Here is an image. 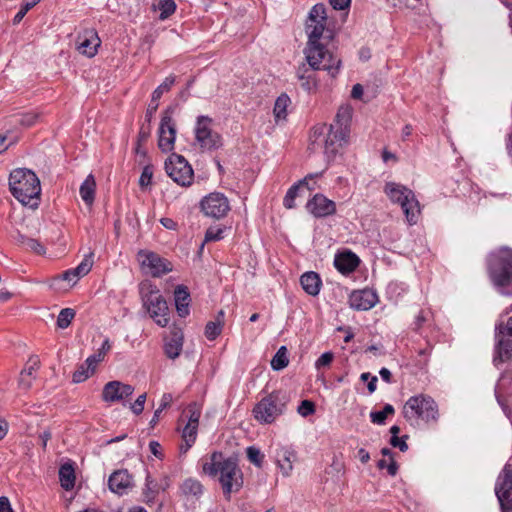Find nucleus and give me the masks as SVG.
I'll use <instances>...</instances> for the list:
<instances>
[{
	"mask_svg": "<svg viewBox=\"0 0 512 512\" xmlns=\"http://www.w3.org/2000/svg\"><path fill=\"white\" fill-rule=\"evenodd\" d=\"M203 471L213 477L219 475L223 492L227 496L242 487V473L237 467L236 460L224 458L221 453L214 452L209 460L203 463Z\"/></svg>",
	"mask_w": 512,
	"mask_h": 512,
	"instance_id": "obj_1",
	"label": "nucleus"
},
{
	"mask_svg": "<svg viewBox=\"0 0 512 512\" xmlns=\"http://www.w3.org/2000/svg\"><path fill=\"white\" fill-rule=\"evenodd\" d=\"M9 190L23 205L35 209L39 205L41 185L38 176L30 169H14L9 176Z\"/></svg>",
	"mask_w": 512,
	"mask_h": 512,
	"instance_id": "obj_2",
	"label": "nucleus"
},
{
	"mask_svg": "<svg viewBox=\"0 0 512 512\" xmlns=\"http://www.w3.org/2000/svg\"><path fill=\"white\" fill-rule=\"evenodd\" d=\"M304 55L311 69L327 71L333 78L339 73L341 59L326 49L321 40L307 41Z\"/></svg>",
	"mask_w": 512,
	"mask_h": 512,
	"instance_id": "obj_3",
	"label": "nucleus"
},
{
	"mask_svg": "<svg viewBox=\"0 0 512 512\" xmlns=\"http://www.w3.org/2000/svg\"><path fill=\"white\" fill-rule=\"evenodd\" d=\"M384 192L392 202L400 204L410 225L417 223L421 212L420 204L411 189L395 182H388L385 185Z\"/></svg>",
	"mask_w": 512,
	"mask_h": 512,
	"instance_id": "obj_4",
	"label": "nucleus"
},
{
	"mask_svg": "<svg viewBox=\"0 0 512 512\" xmlns=\"http://www.w3.org/2000/svg\"><path fill=\"white\" fill-rule=\"evenodd\" d=\"M211 117L200 115L194 125V146L202 152H212L223 146V137L214 128Z\"/></svg>",
	"mask_w": 512,
	"mask_h": 512,
	"instance_id": "obj_5",
	"label": "nucleus"
},
{
	"mask_svg": "<svg viewBox=\"0 0 512 512\" xmlns=\"http://www.w3.org/2000/svg\"><path fill=\"white\" fill-rule=\"evenodd\" d=\"M140 294L143 306L155 323L161 327L167 326L169 323V308L156 286L143 283L140 287Z\"/></svg>",
	"mask_w": 512,
	"mask_h": 512,
	"instance_id": "obj_6",
	"label": "nucleus"
},
{
	"mask_svg": "<svg viewBox=\"0 0 512 512\" xmlns=\"http://www.w3.org/2000/svg\"><path fill=\"white\" fill-rule=\"evenodd\" d=\"M403 416L407 420L421 419L426 423H436L439 418L437 403L428 395L410 397L403 406Z\"/></svg>",
	"mask_w": 512,
	"mask_h": 512,
	"instance_id": "obj_7",
	"label": "nucleus"
},
{
	"mask_svg": "<svg viewBox=\"0 0 512 512\" xmlns=\"http://www.w3.org/2000/svg\"><path fill=\"white\" fill-rule=\"evenodd\" d=\"M287 397L280 392H275L263 398L254 407V416L261 423L270 424L284 413Z\"/></svg>",
	"mask_w": 512,
	"mask_h": 512,
	"instance_id": "obj_8",
	"label": "nucleus"
},
{
	"mask_svg": "<svg viewBox=\"0 0 512 512\" xmlns=\"http://www.w3.org/2000/svg\"><path fill=\"white\" fill-rule=\"evenodd\" d=\"M490 273L496 285L506 286L512 281V250L501 249L490 263Z\"/></svg>",
	"mask_w": 512,
	"mask_h": 512,
	"instance_id": "obj_9",
	"label": "nucleus"
},
{
	"mask_svg": "<svg viewBox=\"0 0 512 512\" xmlns=\"http://www.w3.org/2000/svg\"><path fill=\"white\" fill-rule=\"evenodd\" d=\"M168 176L181 186H189L193 179V170L188 161L181 155L171 154L165 162Z\"/></svg>",
	"mask_w": 512,
	"mask_h": 512,
	"instance_id": "obj_10",
	"label": "nucleus"
},
{
	"mask_svg": "<svg viewBox=\"0 0 512 512\" xmlns=\"http://www.w3.org/2000/svg\"><path fill=\"white\" fill-rule=\"evenodd\" d=\"M327 23V13L324 4H315L307 17L305 24V32L308 41L321 40Z\"/></svg>",
	"mask_w": 512,
	"mask_h": 512,
	"instance_id": "obj_11",
	"label": "nucleus"
},
{
	"mask_svg": "<svg viewBox=\"0 0 512 512\" xmlns=\"http://www.w3.org/2000/svg\"><path fill=\"white\" fill-rule=\"evenodd\" d=\"M172 112V109L168 108L162 113L158 129V147L163 152H169L174 148L176 123L172 118Z\"/></svg>",
	"mask_w": 512,
	"mask_h": 512,
	"instance_id": "obj_12",
	"label": "nucleus"
},
{
	"mask_svg": "<svg viewBox=\"0 0 512 512\" xmlns=\"http://www.w3.org/2000/svg\"><path fill=\"white\" fill-rule=\"evenodd\" d=\"M201 209L206 216L219 219L227 214L230 205L222 193H211L201 201Z\"/></svg>",
	"mask_w": 512,
	"mask_h": 512,
	"instance_id": "obj_13",
	"label": "nucleus"
},
{
	"mask_svg": "<svg viewBox=\"0 0 512 512\" xmlns=\"http://www.w3.org/2000/svg\"><path fill=\"white\" fill-rule=\"evenodd\" d=\"M142 268L153 277H160L172 270L171 263L153 252H139Z\"/></svg>",
	"mask_w": 512,
	"mask_h": 512,
	"instance_id": "obj_14",
	"label": "nucleus"
},
{
	"mask_svg": "<svg viewBox=\"0 0 512 512\" xmlns=\"http://www.w3.org/2000/svg\"><path fill=\"white\" fill-rule=\"evenodd\" d=\"M495 492L502 509H512V468L506 466L499 475Z\"/></svg>",
	"mask_w": 512,
	"mask_h": 512,
	"instance_id": "obj_15",
	"label": "nucleus"
},
{
	"mask_svg": "<svg viewBox=\"0 0 512 512\" xmlns=\"http://www.w3.org/2000/svg\"><path fill=\"white\" fill-rule=\"evenodd\" d=\"M496 329L497 357L494 360L496 361L499 358L500 361H504L509 358L512 351V316L508 319L506 325L499 324Z\"/></svg>",
	"mask_w": 512,
	"mask_h": 512,
	"instance_id": "obj_16",
	"label": "nucleus"
},
{
	"mask_svg": "<svg viewBox=\"0 0 512 512\" xmlns=\"http://www.w3.org/2000/svg\"><path fill=\"white\" fill-rule=\"evenodd\" d=\"M134 388L129 384H124L120 381H110L106 383L102 391V399L105 402H119L131 396Z\"/></svg>",
	"mask_w": 512,
	"mask_h": 512,
	"instance_id": "obj_17",
	"label": "nucleus"
},
{
	"mask_svg": "<svg viewBox=\"0 0 512 512\" xmlns=\"http://www.w3.org/2000/svg\"><path fill=\"white\" fill-rule=\"evenodd\" d=\"M349 133L329 126L325 138L324 152L328 158H333L339 152V149L347 143Z\"/></svg>",
	"mask_w": 512,
	"mask_h": 512,
	"instance_id": "obj_18",
	"label": "nucleus"
},
{
	"mask_svg": "<svg viewBox=\"0 0 512 512\" xmlns=\"http://www.w3.org/2000/svg\"><path fill=\"white\" fill-rule=\"evenodd\" d=\"M378 302L377 294L371 289L353 291L349 297V304L355 310H369Z\"/></svg>",
	"mask_w": 512,
	"mask_h": 512,
	"instance_id": "obj_19",
	"label": "nucleus"
},
{
	"mask_svg": "<svg viewBox=\"0 0 512 512\" xmlns=\"http://www.w3.org/2000/svg\"><path fill=\"white\" fill-rule=\"evenodd\" d=\"M308 211L315 217H326L336 211V205L322 194H316L306 205Z\"/></svg>",
	"mask_w": 512,
	"mask_h": 512,
	"instance_id": "obj_20",
	"label": "nucleus"
},
{
	"mask_svg": "<svg viewBox=\"0 0 512 512\" xmlns=\"http://www.w3.org/2000/svg\"><path fill=\"white\" fill-rule=\"evenodd\" d=\"M183 332L181 328L173 326L168 336L164 338V352L170 359L179 357L183 347Z\"/></svg>",
	"mask_w": 512,
	"mask_h": 512,
	"instance_id": "obj_21",
	"label": "nucleus"
},
{
	"mask_svg": "<svg viewBox=\"0 0 512 512\" xmlns=\"http://www.w3.org/2000/svg\"><path fill=\"white\" fill-rule=\"evenodd\" d=\"M100 43L97 33L94 30H88L83 36L78 37L77 49L81 54L93 57L97 53Z\"/></svg>",
	"mask_w": 512,
	"mask_h": 512,
	"instance_id": "obj_22",
	"label": "nucleus"
},
{
	"mask_svg": "<svg viewBox=\"0 0 512 512\" xmlns=\"http://www.w3.org/2000/svg\"><path fill=\"white\" fill-rule=\"evenodd\" d=\"M322 174H323V172L308 174L306 177H304L298 183L291 186L288 189V191L284 197V200H283L284 206L288 209L294 208L295 207V198L298 195V191H299L300 187L306 186L309 191L314 190L315 187H314V185H310L309 180L319 178L322 176Z\"/></svg>",
	"mask_w": 512,
	"mask_h": 512,
	"instance_id": "obj_23",
	"label": "nucleus"
},
{
	"mask_svg": "<svg viewBox=\"0 0 512 512\" xmlns=\"http://www.w3.org/2000/svg\"><path fill=\"white\" fill-rule=\"evenodd\" d=\"M132 484V477L127 470H118L111 474L108 480L112 492L123 495Z\"/></svg>",
	"mask_w": 512,
	"mask_h": 512,
	"instance_id": "obj_24",
	"label": "nucleus"
},
{
	"mask_svg": "<svg viewBox=\"0 0 512 512\" xmlns=\"http://www.w3.org/2000/svg\"><path fill=\"white\" fill-rule=\"evenodd\" d=\"M359 257L351 251L338 253L334 259L336 269L342 274L353 272L359 265Z\"/></svg>",
	"mask_w": 512,
	"mask_h": 512,
	"instance_id": "obj_25",
	"label": "nucleus"
},
{
	"mask_svg": "<svg viewBox=\"0 0 512 512\" xmlns=\"http://www.w3.org/2000/svg\"><path fill=\"white\" fill-rule=\"evenodd\" d=\"M175 83V77L174 76H168L164 82L159 85L152 93V99L147 107L145 118L148 122L151 121L152 116L158 109V102L157 99H160L164 92H167L170 90L172 85Z\"/></svg>",
	"mask_w": 512,
	"mask_h": 512,
	"instance_id": "obj_26",
	"label": "nucleus"
},
{
	"mask_svg": "<svg viewBox=\"0 0 512 512\" xmlns=\"http://www.w3.org/2000/svg\"><path fill=\"white\" fill-rule=\"evenodd\" d=\"M40 366V360L37 356H31L26 363L25 368L20 373L19 387L27 390L31 387L32 381L35 379V372Z\"/></svg>",
	"mask_w": 512,
	"mask_h": 512,
	"instance_id": "obj_27",
	"label": "nucleus"
},
{
	"mask_svg": "<svg viewBox=\"0 0 512 512\" xmlns=\"http://www.w3.org/2000/svg\"><path fill=\"white\" fill-rule=\"evenodd\" d=\"M314 71L315 70L303 64L298 67L296 72L297 78L301 82V87L308 93L314 92L318 88V79Z\"/></svg>",
	"mask_w": 512,
	"mask_h": 512,
	"instance_id": "obj_28",
	"label": "nucleus"
},
{
	"mask_svg": "<svg viewBox=\"0 0 512 512\" xmlns=\"http://www.w3.org/2000/svg\"><path fill=\"white\" fill-rule=\"evenodd\" d=\"M176 311L180 317H186L189 314L190 294L184 285H178L174 291Z\"/></svg>",
	"mask_w": 512,
	"mask_h": 512,
	"instance_id": "obj_29",
	"label": "nucleus"
},
{
	"mask_svg": "<svg viewBox=\"0 0 512 512\" xmlns=\"http://www.w3.org/2000/svg\"><path fill=\"white\" fill-rule=\"evenodd\" d=\"M353 108L349 104H343L339 107L335 116L334 123L330 124L332 128L350 132V122L352 119Z\"/></svg>",
	"mask_w": 512,
	"mask_h": 512,
	"instance_id": "obj_30",
	"label": "nucleus"
},
{
	"mask_svg": "<svg viewBox=\"0 0 512 512\" xmlns=\"http://www.w3.org/2000/svg\"><path fill=\"white\" fill-rule=\"evenodd\" d=\"M296 456L293 451L288 448H280L276 452V462L284 476H289L293 469V461Z\"/></svg>",
	"mask_w": 512,
	"mask_h": 512,
	"instance_id": "obj_31",
	"label": "nucleus"
},
{
	"mask_svg": "<svg viewBox=\"0 0 512 512\" xmlns=\"http://www.w3.org/2000/svg\"><path fill=\"white\" fill-rule=\"evenodd\" d=\"M93 265L91 256H86L81 263L74 269L66 270V282L74 286L80 277L89 273Z\"/></svg>",
	"mask_w": 512,
	"mask_h": 512,
	"instance_id": "obj_32",
	"label": "nucleus"
},
{
	"mask_svg": "<svg viewBox=\"0 0 512 512\" xmlns=\"http://www.w3.org/2000/svg\"><path fill=\"white\" fill-rule=\"evenodd\" d=\"M302 288L306 293L316 296L320 291L321 280L317 273L306 272L300 278Z\"/></svg>",
	"mask_w": 512,
	"mask_h": 512,
	"instance_id": "obj_33",
	"label": "nucleus"
},
{
	"mask_svg": "<svg viewBox=\"0 0 512 512\" xmlns=\"http://www.w3.org/2000/svg\"><path fill=\"white\" fill-rule=\"evenodd\" d=\"M16 242L20 245L25 246L27 249L33 251L38 255L45 254L44 246L38 242V240L30 237L29 235L23 233L20 230L16 231V235L13 236Z\"/></svg>",
	"mask_w": 512,
	"mask_h": 512,
	"instance_id": "obj_34",
	"label": "nucleus"
},
{
	"mask_svg": "<svg viewBox=\"0 0 512 512\" xmlns=\"http://www.w3.org/2000/svg\"><path fill=\"white\" fill-rule=\"evenodd\" d=\"M96 182L94 176L89 174L80 186V196L86 205L91 206L95 199Z\"/></svg>",
	"mask_w": 512,
	"mask_h": 512,
	"instance_id": "obj_35",
	"label": "nucleus"
},
{
	"mask_svg": "<svg viewBox=\"0 0 512 512\" xmlns=\"http://www.w3.org/2000/svg\"><path fill=\"white\" fill-rule=\"evenodd\" d=\"M181 492L184 496L198 498L203 493L202 484L193 478L186 479L181 485Z\"/></svg>",
	"mask_w": 512,
	"mask_h": 512,
	"instance_id": "obj_36",
	"label": "nucleus"
},
{
	"mask_svg": "<svg viewBox=\"0 0 512 512\" xmlns=\"http://www.w3.org/2000/svg\"><path fill=\"white\" fill-rule=\"evenodd\" d=\"M160 492L158 481L153 479L149 474L146 476L145 487L143 489L144 501L146 503L154 502L157 494Z\"/></svg>",
	"mask_w": 512,
	"mask_h": 512,
	"instance_id": "obj_37",
	"label": "nucleus"
},
{
	"mask_svg": "<svg viewBox=\"0 0 512 512\" xmlns=\"http://www.w3.org/2000/svg\"><path fill=\"white\" fill-rule=\"evenodd\" d=\"M289 363L287 357V349L285 346H281L271 360V367L276 370L284 369Z\"/></svg>",
	"mask_w": 512,
	"mask_h": 512,
	"instance_id": "obj_38",
	"label": "nucleus"
},
{
	"mask_svg": "<svg viewBox=\"0 0 512 512\" xmlns=\"http://www.w3.org/2000/svg\"><path fill=\"white\" fill-rule=\"evenodd\" d=\"M290 103V98L283 94L279 96L274 105V115L277 120L285 119L287 115V107Z\"/></svg>",
	"mask_w": 512,
	"mask_h": 512,
	"instance_id": "obj_39",
	"label": "nucleus"
},
{
	"mask_svg": "<svg viewBox=\"0 0 512 512\" xmlns=\"http://www.w3.org/2000/svg\"><path fill=\"white\" fill-rule=\"evenodd\" d=\"M394 413V407L391 404H386L382 411L371 412L370 418L373 423L382 425L385 423L386 418Z\"/></svg>",
	"mask_w": 512,
	"mask_h": 512,
	"instance_id": "obj_40",
	"label": "nucleus"
},
{
	"mask_svg": "<svg viewBox=\"0 0 512 512\" xmlns=\"http://www.w3.org/2000/svg\"><path fill=\"white\" fill-rule=\"evenodd\" d=\"M223 324H224V321H222L221 319H218L215 321H209L205 327V336L209 340L216 339L221 334Z\"/></svg>",
	"mask_w": 512,
	"mask_h": 512,
	"instance_id": "obj_41",
	"label": "nucleus"
},
{
	"mask_svg": "<svg viewBox=\"0 0 512 512\" xmlns=\"http://www.w3.org/2000/svg\"><path fill=\"white\" fill-rule=\"evenodd\" d=\"M76 483V463L66 460V491L74 488Z\"/></svg>",
	"mask_w": 512,
	"mask_h": 512,
	"instance_id": "obj_42",
	"label": "nucleus"
},
{
	"mask_svg": "<svg viewBox=\"0 0 512 512\" xmlns=\"http://www.w3.org/2000/svg\"><path fill=\"white\" fill-rule=\"evenodd\" d=\"M160 10L159 18L165 20L170 17L176 10V4L174 0H161L158 4Z\"/></svg>",
	"mask_w": 512,
	"mask_h": 512,
	"instance_id": "obj_43",
	"label": "nucleus"
},
{
	"mask_svg": "<svg viewBox=\"0 0 512 512\" xmlns=\"http://www.w3.org/2000/svg\"><path fill=\"white\" fill-rule=\"evenodd\" d=\"M198 426L186 423L183 431L182 438L183 442L187 443L188 447H192L197 437Z\"/></svg>",
	"mask_w": 512,
	"mask_h": 512,
	"instance_id": "obj_44",
	"label": "nucleus"
},
{
	"mask_svg": "<svg viewBox=\"0 0 512 512\" xmlns=\"http://www.w3.org/2000/svg\"><path fill=\"white\" fill-rule=\"evenodd\" d=\"M93 373L94 370L90 369V367L84 363L73 373L72 381L74 383H81L88 379Z\"/></svg>",
	"mask_w": 512,
	"mask_h": 512,
	"instance_id": "obj_45",
	"label": "nucleus"
},
{
	"mask_svg": "<svg viewBox=\"0 0 512 512\" xmlns=\"http://www.w3.org/2000/svg\"><path fill=\"white\" fill-rule=\"evenodd\" d=\"M39 0H25L24 4L22 5L21 9L17 12V14L14 16L13 23L18 24L20 21L24 18L26 13L36 5V3Z\"/></svg>",
	"mask_w": 512,
	"mask_h": 512,
	"instance_id": "obj_46",
	"label": "nucleus"
},
{
	"mask_svg": "<svg viewBox=\"0 0 512 512\" xmlns=\"http://www.w3.org/2000/svg\"><path fill=\"white\" fill-rule=\"evenodd\" d=\"M247 457L249 461L255 464L257 467H260L263 460V455L260 450L251 446L247 448Z\"/></svg>",
	"mask_w": 512,
	"mask_h": 512,
	"instance_id": "obj_47",
	"label": "nucleus"
},
{
	"mask_svg": "<svg viewBox=\"0 0 512 512\" xmlns=\"http://www.w3.org/2000/svg\"><path fill=\"white\" fill-rule=\"evenodd\" d=\"M297 411L301 416L307 417L315 412V404L310 400H303Z\"/></svg>",
	"mask_w": 512,
	"mask_h": 512,
	"instance_id": "obj_48",
	"label": "nucleus"
},
{
	"mask_svg": "<svg viewBox=\"0 0 512 512\" xmlns=\"http://www.w3.org/2000/svg\"><path fill=\"white\" fill-rule=\"evenodd\" d=\"M187 412L189 413L187 423L198 426L201 411L197 407V405L196 404L190 405L187 409Z\"/></svg>",
	"mask_w": 512,
	"mask_h": 512,
	"instance_id": "obj_49",
	"label": "nucleus"
},
{
	"mask_svg": "<svg viewBox=\"0 0 512 512\" xmlns=\"http://www.w3.org/2000/svg\"><path fill=\"white\" fill-rule=\"evenodd\" d=\"M222 234H223L222 228H220L218 226L210 227L207 229V231L205 233V241L209 242V241L220 240L223 238Z\"/></svg>",
	"mask_w": 512,
	"mask_h": 512,
	"instance_id": "obj_50",
	"label": "nucleus"
},
{
	"mask_svg": "<svg viewBox=\"0 0 512 512\" xmlns=\"http://www.w3.org/2000/svg\"><path fill=\"white\" fill-rule=\"evenodd\" d=\"M152 176H153V168L152 166H145L143 168V171L141 173V176H140V179H139V185L143 188V187H147L148 185H150L151 183V180H152Z\"/></svg>",
	"mask_w": 512,
	"mask_h": 512,
	"instance_id": "obj_51",
	"label": "nucleus"
},
{
	"mask_svg": "<svg viewBox=\"0 0 512 512\" xmlns=\"http://www.w3.org/2000/svg\"><path fill=\"white\" fill-rule=\"evenodd\" d=\"M334 355L332 352L323 353L316 361L315 367L316 369H321L322 367L329 366L333 361Z\"/></svg>",
	"mask_w": 512,
	"mask_h": 512,
	"instance_id": "obj_52",
	"label": "nucleus"
},
{
	"mask_svg": "<svg viewBox=\"0 0 512 512\" xmlns=\"http://www.w3.org/2000/svg\"><path fill=\"white\" fill-rule=\"evenodd\" d=\"M104 359V356H102L101 353L96 352L95 354L89 356L85 364L90 367L92 370H96L97 364L100 363Z\"/></svg>",
	"mask_w": 512,
	"mask_h": 512,
	"instance_id": "obj_53",
	"label": "nucleus"
},
{
	"mask_svg": "<svg viewBox=\"0 0 512 512\" xmlns=\"http://www.w3.org/2000/svg\"><path fill=\"white\" fill-rule=\"evenodd\" d=\"M146 401V394L143 393L138 396L134 404L131 405V409L135 414H140L144 409V404Z\"/></svg>",
	"mask_w": 512,
	"mask_h": 512,
	"instance_id": "obj_54",
	"label": "nucleus"
},
{
	"mask_svg": "<svg viewBox=\"0 0 512 512\" xmlns=\"http://www.w3.org/2000/svg\"><path fill=\"white\" fill-rule=\"evenodd\" d=\"M405 438H407V436H405ZM390 444L393 447H398L402 452H405L408 449V445H407L404 437L403 438L391 437Z\"/></svg>",
	"mask_w": 512,
	"mask_h": 512,
	"instance_id": "obj_55",
	"label": "nucleus"
},
{
	"mask_svg": "<svg viewBox=\"0 0 512 512\" xmlns=\"http://www.w3.org/2000/svg\"><path fill=\"white\" fill-rule=\"evenodd\" d=\"M37 114L35 113H28L21 117L20 123L24 126H32L37 121Z\"/></svg>",
	"mask_w": 512,
	"mask_h": 512,
	"instance_id": "obj_56",
	"label": "nucleus"
},
{
	"mask_svg": "<svg viewBox=\"0 0 512 512\" xmlns=\"http://www.w3.org/2000/svg\"><path fill=\"white\" fill-rule=\"evenodd\" d=\"M335 10H344L349 7L351 0H329Z\"/></svg>",
	"mask_w": 512,
	"mask_h": 512,
	"instance_id": "obj_57",
	"label": "nucleus"
},
{
	"mask_svg": "<svg viewBox=\"0 0 512 512\" xmlns=\"http://www.w3.org/2000/svg\"><path fill=\"white\" fill-rule=\"evenodd\" d=\"M0 512H14L9 499L6 496L0 497Z\"/></svg>",
	"mask_w": 512,
	"mask_h": 512,
	"instance_id": "obj_58",
	"label": "nucleus"
},
{
	"mask_svg": "<svg viewBox=\"0 0 512 512\" xmlns=\"http://www.w3.org/2000/svg\"><path fill=\"white\" fill-rule=\"evenodd\" d=\"M149 449L151 451V453L158 457V458H161L162 457V454H161V445L157 442V441H151L149 443Z\"/></svg>",
	"mask_w": 512,
	"mask_h": 512,
	"instance_id": "obj_59",
	"label": "nucleus"
},
{
	"mask_svg": "<svg viewBox=\"0 0 512 512\" xmlns=\"http://www.w3.org/2000/svg\"><path fill=\"white\" fill-rule=\"evenodd\" d=\"M172 400H173V398H172L171 394H169V393L163 394V396L161 398L160 406L158 409H161V411H163L165 408L170 406Z\"/></svg>",
	"mask_w": 512,
	"mask_h": 512,
	"instance_id": "obj_60",
	"label": "nucleus"
},
{
	"mask_svg": "<svg viewBox=\"0 0 512 512\" xmlns=\"http://www.w3.org/2000/svg\"><path fill=\"white\" fill-rule=\"evenodd\" d=\"M363 95V86L361 84H355L351 91V97L353 99H361Z\"/></svg>",
	"mask_w": 512,
	"mask_h": 512,
	"instance_id": "obj_61",
	"label": "nucleus"
},
{
	"mask_svg": "<svg viewBox=\"0 0 512 512\" xmlns=\"http://www.w3.org/2000/svg\"><path fill=\"white\" fill-rule=\"evenodd\" d=\"M149 136H150V128L148 127L147 129H145L144 126H142L140 131H139V135H138V142H139V144H141L142 142L147 141Z\"/></svg>",
	"mask_w": 512,
	"mask_h": 512,
	"instance_id": "obj_62",
	"label": "nucleus"
},
{
	"mask_svg": "<svg viewBox=\"0 0 512 512\" xmlns=\"http://www.w3.org/2000/svg\"><path fill=\"white\" fill-rule=\"evenodd\" d=\"M160 223L167 229L174 230L176 229V222L171 218H161Z\"/></svg>",
	"mask_w": 512,
	"mask_h": 512,
	"instance_id": "obj_63",
	"label": "nucleus"
},
{
	"mask_svg": "<svg viewBox=\"0 0 512 512\" xmlns=\"http://www.w3.org/2000/svg\"><path fill=\"white\" fill-rule=\"evenodd\" d=\"M357 456L362 463H367L370 460V454L364 448L358 450Z\"/></svg>",
	"mask_w": 512,
	"mask_h": 512,
	"instance_id": "obj_64",
	"label": "nucleus"
}]
</instances>
